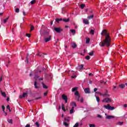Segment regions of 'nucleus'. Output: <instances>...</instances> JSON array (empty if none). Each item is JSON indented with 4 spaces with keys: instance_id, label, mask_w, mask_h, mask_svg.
I'll return each mask as SVG.
<instances>
[{
    "instance_id": "obj_1",
    "label": "nucleus",
    "mask_w": 127,
    "mask_h": 127,
    "mask_svg": "<svg viewBox=\"0 0 127 127\" xmlns=\"http://www.w3.org/2000/svg\"><path fill=\"white\" fill-rule=\"evenodd\" d=\"M101 35L105 36V39L103 42L99 44V45L102 47L106 46L107 47H110V46H111V42H112L110 34L108 32H102Z\"/></svg>"
},
{
    "instance_id": "obj_2",
    "label": "nucleus",
    "mask_w": 127,
    "mask_h": 127,
    "mask_svg": "<svg viewBox=\"0 0 127 127\" xmlns=\"http://www.w3.org/2000/svg\"><path fill=\"white\" fill-rule=\"evenodd\" d=\"M51 40V35L48 33H44V41L46 43L49 42Z\"/></svg>"
},
{
    "instance_id": "obj_3",
    "label": "nucleus",
    "mask_w": 127,
    "mask_h": 127,
    "mask_svg": "<svg viewBox=\"0 0 127 127\" xmlns=\"http://www.w3.org/2000/svg\"><path fill=\"white\" fill-rule=\"evenodd\" d=\"M103 103H107L109 104V103H112L113 102V100H112L110 98H106L102 100Z\"/></svg>"
},
{
    "instance_id": "obj_4",
    "label": "nucleus",
    "mask_w": 127,
    "mask_h": 127,
    "mask_svg": "<svg viewBox=\"0 0 127 127\" xmlns=\"http://www.w3.org/2000/svg\"><path fill=\"white\" fill-rule=\"evenodd\" d=\"M104 108L106 109V110H109V111H114L115 110V107H111L110 106V104H108L107 105H104Z\"/></svg>"
},
{
    "instance_id": "obj_5",
    "label": "nucleus",
    "mask_w": 127,
    "mask_h": 127,
    "mask_svg": "<svg viewBox=\"0 0 127 127\" xmlns=\"http://www.w3.org/2000/svg\"><path fill=\"white\" fill-rule=\"evenodd\" d=\"M74 95L75 96L76 100H77V101H78V102H79V101H80V100H79V99H80V95H79V92L76 91L74 93Z\"/></svg>"
},
{
    "instance_id": "obj_6",
    "label": "nucleus",
    "mask_w": 127,
    "mask_h": 127,
    "mask_svg": "<svg viewBox=\"0 0 127 127\" xmlns=\"http://www.w3.org/2000/svg\"><path fill=\"white\" fill-rule=\"evenodd\" d=\"M54 30L56 32H61L63 31V29H62L60 27H55L54 28Z\"/></svg>"
},
{
    "instance_id": "obj_7",
    "label": "nucleus",
    "mask_w": 127,
    "mask_h": 127,
    "mask_svg": "<svg viewBox=\"0 0 127 127\" xmlns=\"http://www.w3.org/2000/svg\"><path fill=\"white\" fill-rule=\"evenodd\" d=\"M84 64H81V65H78L76 69L78 70V71H81V70H84Z\"/></svg>"
},
{
    "instance_id": "obj_8",
    "label": "nucleus",
    "mask_w": 127,
    "mask_h": 127,
    "mask_svg": "<svg viewBox=\"0 0 127 127\" xmlns=\"http://www.w3.org/2000/svg\"><path fill=\"white\" fill-rule=\"evenodd\" d=\"M105 116H106V119H107V120H111V119H114L115 118H116V117L115 116H108L107 115V114H105Z\"/></svg>"
},
{
    "instance_id": "obj_9",
    "label": "nucleus",
    "mask_w": 127,
    "mask_h": 127,
    "mask_svg": "<svg viewBox=\"0 0 127 127\" xmlns=\"http://www.w3.org/2000/svg\"><path fill=\"white\" fill-rule=\"evenodd\" d=\"M26 96H27V93L24 92L22 95H21L19 96V98L21 99L22 98H25Z\"/></svg>"
},
{
    "instance_id": "obj_10",
    "label": "nucleus",
    "mask_w": 127,
    "mask_h": 127,
    "mask_svg": "<svg viewBox=\"0 0 127 127\" xmlns=\"http://www.w3.org/2000/svg\"><path fill=\"white\" fill-rule=\"evenodd\" d=\"M84 92L85 94H90V88H86L84 89Z\"/></svg>"
},
{
    "instance_id": "obj_11",
    "label": "nucleus",
    "mask_w": 127,
    "mask_h": 127,
    "mask_svg": "<svg viewBox=\"0 0 127 127\" xmlns=\"http://www.w3.org/2000/svg\"><path fill=\"white\" fill-rule=\"evenodd\" d=\"M71 106L72 107H73V109H75V107H77V104H76V103L75 102H72L70 103Z\"/></svg>"
},
{
    "instance_id": "obj_12",
    "label": "nucleus",
    "mask_w": 127,
    "mask_h": 127,
    "mask_svg": "<svg viewBox=\"0 0 127 127\" xmlns=\"http://www.w3.org/2000/svg\"><path fill=\"white\" fill-rule=\"evenodd\" d=\"M38 56H39L40 57H44V55H47V54H41V53H38L37 54Z\"/></svg>"
},
{
    "instance_id": "obj_13",
    "label": "nucleus",
    "mask_w": 127,
    "mask_h": 127,
    "mask_svg": "<svg viewBox=\"0 0 127 127\" xmlns=\"http://www.w3.org/2000/svg\"><path fill=\"white\" fill-rule=\"evenodd\" d=\"M73 113H75V110H74V107H72L71 110H70L69 111V114L72 115V114H73Z\"/></svg>"
},
{
    "instance_id": "obj_14",
    "label": "nucleus",
    "mask_w": 127,
    "mask_h": 127,
    "mask_svg": "<svg viewBox=\"0 0 127 127\" xmlns=\"http://www.w3.org/2000/svg\"><path fill=\"white\" fill-rule=\"evenodd\" d=\"M62 98L63 100H64V101L65 100H68V98L67 97V96L66 95H65L64 94H63L62 96Z\"/></svg>"
},
{
    "instance_id": "obj_15",
    "label": "nucleus",
    "mask_w": 127,
    "mask_h": 127,
    "mask_svg": "<svg viewBox=\"0 0 127 127\" xmlns=\"http://www.w3.org/2000/svg\"><path fill=\"white\" fill-rule=\"evenodd\" d=\"M110 94H109V92L108 91H106L105 93H104V97H110Z\"/></svg>"
},
{
    "instance_id": "obj_16",
    "label": "nucleus",
    "mask_w": 127,
    "mask_h": 127,
    "mask_svg": "<svg viewBox=\"0 0 127 127\" xmlns=\"http://www.w3.org/2000/svg\"><path fill=\"white\" fill-rule=\"evenodd\" d=\"M71 46L72 48L74 49V48H76V47H77V45L75 43H71Z\"/></svg>"
},
{
    "instance_id": "obj_17",
    "label": "nucleus",
    "mask_w": 127,
    "mask_h": 127,
    "mask_svg": "<svg viewBox=\"0 0 127 127\" xmlns=\"http://www.w3.org/2000/svg\"><path fill=\"white\" fill-rule=\"evenodd\" d=\"M119 87L121 88V89H124L126 87V85L121 84L119 85Z\"/></svg>"
},
{
    "instance_id": "obj_18",
    "label": "nucleus",
    "mask_w": 127,
    "mask_h": 127,
    "mask_svg": "<svg viewBox=\"0 0 127 127\" xmlns=\"http://www.w3.org/2000/svg\"><path fill=\"white\" fill-rule=\"evenodd\" d=\"M0 92H1V95H2V96H3V97H4V98H5V97H6V94H5V92H3L1 90H0Z\"/></svg>"
},
{
    "instance_id": "obj_19",
    "label": "nucleus",
    "mask_w": 127,
    "mask_h": 127,
    "mask_svg": "<svg viewBox=\"0 0 127 127\" xmlns=\"http://www.w3.org/2000/svg\"><path fill=\"white\" fill-rule=\"evenodd\" d=\"M83 23H85V24H89V20L87 19H83Z\"/></svg>"
},
{
    "instance_id": "obj_20",
    "label": "nucleus",
    "mask_w": 127,
    "mask_h": 127,
    "mask_svg": "<svg viewBox=\"0 0 127 127\" xmlns=\"http://www.w3.org/2000/svg\"><path fill=\"white\" fill-rule=\"evenodd\" d=\"M62 109L64 112H66V109H65V105L64 104H62Z\"/></svg>"
},
{
    "instance_id": "obj_21",
    "label": "nucleus",
    "mask_w": 127,
    "mask_h": 127,
    "mask_svg": "<svg viewBox=\"0 0 127 127\" xmlns=\"http://www.w3.org/2000/svg\"><path fill=\"white\" fill-rule=\"evenodd\" d=\"M63 20L62 18H56V21L58 22V23H59L60 21H62Z\"/></svg>"
},
{
    "instance_id": "obj_22",
    "label": "nucleus",
    "mask_w": 127,
    "mask_h": 127,
    "mask_svg": "<svg viewBox=\"0 0 127 127\" xmlns=\"http://www.w3.org/2000/svg\"><path fill=\"white\" fill-rule=\"evenodd\" d=\"M63 21H64V22H68L70 21V19L69 18L67 19H63L62 20Z\"/></svg>"
},
{
    "instance_id": "obj_23",
    "label": "nucleus",
    "mask_w": 127,
    "mask_h": 127,
    "mask_svg": "<svg viewBox=\"0 0 127 127\" xmlns=\"http://www.w3.org/2000/svg\"><path fill=\"white\" fill-rule=\"evenodd\" d=\"M94 17V15L87 16V19H92Z\"/></svg>"
},
{
    "instance_id": "obj_24",
    "label": "nucleus",
    "mask_w": 127,
    "mask_h": 127,
    "mask_svg": "<svg viewBox=\"0 0 127 127\" xmlns=\"http://www.w3.org/2000/svg\"><path fill=\"white\" fill-rule=\"evenodd\" d=\"M77 90H78V87H74V88H72L71 91L75 92V91H76Z\"/></svg>"
},
{
    "instance_id": "obj_25",
    "label": "nucleus",
    "mask_w": 127,
    "mask_h": 127,
    "mask_svg": "<svg viewBox=\"0 0 127 127\" xmlns=\"http://www.w3.org/2000/svg\"><path fill=\"white\" fill-rule=\"evenodd\" d=\"M123 124H124L123 122H119L117 124V125H118V126H123Z\"/></svg>"
},
{
    "instance_id": "obj_26",
    "label": "nucleus",
    "mask_w": 127,
    "mask_h": 127,
    "mask_svg": "<svg viewBox=\"0 0 127 127\" xmlns=\"http://www.w3.org/2000/svg\"><path fill=\"white\" fill-rule=\"evenodd\" d=\"M86 43L87 44H89L90 43V39L89 38H87L86 39Z\"/></svg>"
},
{
    "instance_id": "obj_27",
    "label": "nucleus",
    "mask_w": 127,
    "mask_h": 127,
    "mask_svg": "<svg viewBox=\"0 0 127 127\" xmlns=\"http://www.w3.org/2000/svg\"><path fill=\"white\" fill-rule=\"evenodd\" d=\"M7 20H8V17L4 19L3 20V23H6V22H7Z\"/></svg>"
},
{
    "instance_id": "obj_28",
    "label": "nucleus",
    "mask_w": 127,
    "mask_h": 127,
    "mask_svg": "<svg viewBox=\"0 0 127 127\" xmlns=\"http://www.w3.org/2000/svg\"><path fill=\"white\" fill-rule=\"evenodd\" d=\"M33 30H34V26H33L32 25H31L30 31H32Z\"/></svg>"
},
{
    "instance_id": "obj_29",
    "label": "nucleus",
    "mask_w": 127,
    "mask_h": 127,
    "mask_svg": "<svg viewBox=\"0 0 127 127\" xmlns=\"http://www.w3.org/2000/svg\"><path fill=\"white\" fill-rule=\"evenodd\" d=\"M95 97H96V99L97 103H99V102H100V98H99V97L96 96H95Z\"/></svg>"
},
{
    "instance_id": "obj_30",
    "label": "nucleus",
    "mask_w": 127,
    "mask_h": 127,
    "mask_svg": "<svg viewBox=\"0 0 127 127\" xmlns=\"http://www.w3.org/2000/svg\"><path fill=\"white\" fill-rule=\"evenodd\" d=\"M37 83L36 82V81H35L34 86H35V89H38V86H37Z\"/></svg>"
},
{
    "instance_id": "obj_31",
    "label": "nucleus",
    "mask_w": 127,
    "mask_h": 127,
    "mask_svg": "<svg viewBox=\"0 0 127 127\" xmlns=\"http://www.w3.org/2000/svg\"><path fill=\"white\" fill-rule=\"evenodd\" d=\"M7 122L9 124H12V120L11 119H7Z\"/></svg>"
},
{
    "instance_id": "obj_32",
    "label": "nucleus",
    "mask_w": 127,
    "mask_h": 127,
    "mask_svg": "<svg viewBox=\"0 0 127 127\" xmlns=\"http://www.w3.org/2000/svg\"><path fill=\"white\" fill-rule=\"evenodd\" d=\"M26 36L29 38L31 36V34L26 33Z\"/></svg>"
},
{
    "instance_id": "obj_33",
    "label": "nucleus",
    "mask_w": 127,
    "mask_h": 127,
    "mask_svg": "<svg viewBox=\"0 0 127 127\" xmlns=\"http://www.w3.org/2000/svg\"><path fill=\"white\" fill-rule=\"evenodd\" d=\"M42 84L43 85V87L44 89H47V86L46 85H45V84H44V83H42Z\"/></svg>"
},
{
    "instance_id": "obj_34",
    "label": "nucleus",
    "mask_w": 127,
    "mask_h": 127,
    "mask_svg": "<svg viewBox=\"0 0 127 127\" xmlns=\"http://www.w3.org/2000/svg\"><path fill=\"white\" fill-rule=\"evenodd\" d=\"M85 6V4H81V5H80V7L81 8V9H83V8H84V7Z\"/></svg>"
},
{
    "instance_id": "obj_35",
    "label": "nucleus",
    "mask_w": 127,
    "mask_h": 127,
    "mask_svg": "<svg viewBox=\"0 0 127 127\" xmlns=\"http://www.w3.org/2000/svg\"><path fill=\"white\" fill-rule=\"evenodd\" d=\"M89 55L90 56H93V55H94V52L92 51L91 52L89 53Z\"/></svg>"
},
{
    "instance_id": "obj_36",
    "label": "nucleus",
    "mask_w": 127,
    "mask_h": 127,
    "mask_svg": "<svg viewBox=\"0 0 127 127\" xmlns=\"http://www.w3.org/2000/svg\"><path fill=\"white\" fill-rule=\"evenodd\" d=\"M35 0H32V1H31V4H34V3H35Z\"/></svg>"
},
{
    "instance_id": "obj_37",
    "label": "nucleus",
    "mask_w": 127,
    "mask_h": 127,
    "mask_svg": "<svg viewBox=\"0 0 127 127\" xmlns=\"http://www.w3.org/2000/svg\"><path fill=\"white\" fill-rule=\"evenodd\" d=\"M29 56V54H27V56L26 57V59L27 60V62L28 63V57Z\"/></svg>"
},
{
    "instance_id": "obj_38",
    "label": "nucleus",
    "mask_w": 127,
    "mask_h": 127,
    "mask_svg": "<svg viewBox=\"0 0 127 127\" xmlns=\"http://www.w3.org/2000/svg\"><path fill=\"white\" fill-rule=\"evenodd\" d=\"M79 127V123H76L73 127Z\"/></svg>"
},
{
    "instance_id": "obj_39",
    "label": "nucleus",
    "mask_w": 127,
    "mask_h": 127,
    "mask_svg": "<svg viewBox=\"0 0 127 127\" xmlns=\"http://www.w3.org/2000/svg\"><path fill=\"white\" fill-rule=\"evenodd\" d=\"M89 127H96L95 124H90L89 125Z\"/></svg>"
},
{
    "instance_id": "obj_40",
    "label": "nucleus",
    "mask_w": 127,
    "mask_h": 127,
    "mask_svg": "<svg viewBox=\"0 0 127 127\" xmlns=\"http://www.w3.org/2000/svg\"><path fill=\"white\" fill-rule=\"evenodd\" d=\"M4 109H5V107H4V106L2 105V109L3 110V113H5V111H4Z\"/></svg>"
},
{
    "instance_id": "obj_41",
    "label": "nucleus",
    "mask_w": 127,
    "mask_h": 127,
    "mask_svg": "<svg viewBox=\"0 0 127 127\" xmlns=\"http://www.w3.org/2000/svg\"><path fill=\"white\" fill-rule=\"evenodd\" d=\"M64 126H65V127H68V126H69V125H68V123H67L66 122H64Z\"/></svg>"
},
{
    "instance_id": "obj_42",
    "label": "nucleus",
    "mask_w": 127,
    "mask_h": 127,
    "mask_svg": "<svg viewBox=\"0 0 127 127\" xmlns=\"http://www.w3.org/2000/svg\"><path fill=\"white\" fill-rule=\"evenodd\" d=\"M15 12H17V13L19 12V8H16Z\"/></svg>"
},
{
    "instance_id": "obj_43",
    "label": "nucleus",
    "mask_w": 127,
    "mask_h": 127,
    "mask_svg": "<svg viewBox=\"0 0 127 127\" xmlns=\"http://www.w3.org/2000/svg\"><path fill=\"white\" fill-rule=\"evenodd\" d=\"M35 125L37 126V127H39V123L38 122L35 123Z\"/></svg>"
},
{
    "instance_id": "obj_44",
    "label": "nucleus",
    "mask_w": 127,
    "mask_h": 127,
    "mask_svg": "<svg viewBox=\"0 0 127 127\" xmlns=\"http://www.w3.org/2000/svg\"><path fill=\"white\" fill-rule=\"evenodd\" d=\"M85 59H86V60H90V57L89 56H86Z\"/></svg>"
},
{
    "instance_id": "obj_45",
    "label": "nucleus",
    "mask_w": 127,
    "mask_h": 127,
    "mask_svg": "<svg viewBox=\"0 0 127 127\" xmlns=\"http://www.w3.org/2000/svg\"><path fill=\"white\" fill-rule=\"evenodd\" d=\"M69 119L70 118H64V121H65V122H69Z\"/></svg>"
},
{
    "instance_id": "obj_46",
    "label": "nucleus",
    "mask_w": 127,
    "mask_h": 127,
    "mask_svg": "<svg viewBox=\"0 0 127 127\" xmlns=\"http://www.w3.org/2000/svg\"><path fill=\"white\" fill-rule=\"evenodd\" d=\"M96 32V30L95 29H91L90 30V32Z\"/></svg>"
},
{
    "instance_id": "obj_47",
    "label": "nucleus",
    "mask_w": 127,
    "mask_h": 127,
    "mask_svg": "<svg viewBox=\"0 0 127 127\" xmlns=\"http://www.w3.org/2000/svg\"><path fill=\"white\" fill-rule=\"evenodd\" d=\"M102 32H108V31L106 29H103Z\"/></svg>"
},
{
    "instance_id": "obj_48",
    "label": "nucleus",
    "mask_w": 127,
    "mask_h": 127,
    "mask_svg": "<svg viewBox=\"0 0 127 127\" xmlns=\"http://www.w3.org/2000/svg\"><path fill=\"white\" fill-rule=\"evenodd\" d=\"M97 117L99 118L100 119H102V118H103V117H102V116H101L100 115H97Z\"/></svg>"
},
{
    "instance_id": "obj_49",
    "label": "nucleus",
    "mask_w": 127,
    "mask_h": 127,
    "mask_svg": "<svg viewBox=\"0 0 127 127\" xmlns=\"http://www.w3.org/2000/svg\"><path fill=\"white\" fill-rule=\"evenodd\" d=\"M70 32H76V30L74 29L70 30Z\"/></svg>"
},
{
    "instance_id": "obj_50",
    "label": "nucleus",
    "mask_w": 127,
    "mask_h": 127,
    "mask_svg": "<svg viewBox=\"0 0 127 127\" xmlns=\"http://www.w3.org/2000/svg\"><path fill=\"white\" fill-rule=\"evenodd\" d=\"M41 99V97H37L35 99V100H39Z\"/></svg>"
},
{
    "instance_id": "obj_51",
    "label": "nucleus",
    "mask_w": 127,
    "mask_h": 127,
    "mask_svg": "<svg viewBox=\"0 0 127 127\" xmlns=\"http://www.w3.org/2000/svg\"><path fill=\"white\" fill-rule=\"evenodd\" d=\"M7 109H8V110H9L10 112V107H9V105L7 106Z\"/></svg>"
},
{
    "instance_id": "obj_52",
    "label": "nucleus",
    "mask_w": 127,
    "mask_h": 127,
    "mask_svg": "<svg viewBox=\"0 0 127 127\" xmlns=\"http://www.w3.org/2000/svg\"><path fill=\"white\" fill-rule=\"evenodd\" d=\"M97 91H98V89L97 88H94V92H95V93H96V92H97Z\"/></svg>"
},
{
    "instance_id": "obj_53",
    "label": "nucleus",
    "mask_w": 127,
    "mask_h": 127,
    "mask_svg": "<svg viewBox=\"0 0 127 127\" xmlns=\"http://www.w3.org/2000/svg\"><path fill=\"white\" fill-rule=\"evenodd\" d=\"M47 93H48V91H47L46 92H45V93H44V96H47Z\"/></svg>"
},
{
    "instance_id": "obj_54",
    "label": "nucleus",
    "mask_w": 127,
    "mask_h": 127,
    "mask_svg": "<svg viewBox=\"0 0 127 127\" xmlns=\"http://www.w3.org/2000/svg\"><path fill=\"white\" fill-rule=\"evenodd\" d=\"M38 72H39V73H41V71L40 70H36V73L37 74V73H38Z\"/></svg>"
},
{
    "instance_id": "obj_55",
    "label": "nucleus",
    "mask_w": 127,
    "mask_h": 127,
    "mask_svg": "<svg viewBox=\"0 0 127 127\" xmlns=\"http://www.w3.org/2000/svg\"><path fill=\"white\" fill-rule=\"evenodd\" d=\"M2 81V76L0 75V81Z\"/></svg>"
},
{
    "instance_id": "obj_56",
    "label": "nucleus",
    "mask_w": 127,
    "mask_h": 127,
    "mask_svg": "<svg viewBox=\"0 0 127 127\" xmlns=\"http://www.w3.org/2000/svg\"><path fill=\"white\" fill-rule=\"evenodd\" d=\"M23 14L24 16L26 15V13H25V11H24V10L23 11Z\"/></svg>"
},
{
    "instance_id": "obj_57",
    "label": "nucleus",
    "mask_w": 127,
    "mask_h": 127,
    "mask_svg": "<svg viewBox=\"0 0 127 127\" xmlns=\"http://www.w3.org/2000/svg\"><path fill=\"white\" fill-rule=\"evenodd\" d=\"M80 101L81 103H83V102H84V99H83V98H81Z\"/></svg>"
},
{
    "instance_id": "obj_58",
    "label": "nucleus",
    "mask_w": 127,
    "mask_h": 127,
    "mask_svg": "<svg viewBox=\"0 0 127 127\" xmlns=\"http://www.w3.org/2000/svg\"><path fill=\"white\" fill-rule=\"evenodd\" d=\"M100 96H102L103 97H105L104 94L100 93Z\"/></svg>"
},
{
    "instance_id": "obj_59",
    "label": "nucleus",
    "mask_w": 127,
    "mask_h": 127,
    "mask_svg": "<svg viewBox=\"0 0 127 127\" xmlns=\"http://www.w3.org/2000/svg\"><path fill=\"white\" fill-rule=\"evenodd\" d=\"M25 127H30V125L29 124L26 125V126H25Z\"/></svg>"
},
{
    "instance_id": "obj_60",
    "label": "nucleus",
    "mask_w": 127,
    "mask_h": 127,
    "mask_svg": "<svg viewBox=\"0 0 127 127\" xmlns=\"http://www.w3.org/2000/svg\"><path fill=\"white\" fill-rule=\"evenodd\" d=\"M115 89H117V86H113V90H115Z\"/></svg>"
},
{
    "instance_id": "obj_61",
    "label": "nucleus",
    "mask_w": 127,
    "mask_h": 127,
    "mask_svg": "<svg viewBox=\"0 0 127 127\" xmlns=\"http://www.w3.org/2000/svg\"><path fill=\"white\" fill-rule=\"evenodd\" d=\"M89 76H93V73H89Z\"/></svg>"
},
{
    "instance_id": "obj_62",
    "label": "nucleus",
    "mask_w": 127,
    "mask_h": 127,
    "mask_svg": "<svg viewBox=\"0 0 127 127\" xmlns=\"http://www.w3.org/2000/svg\"><path fill=\"white\" fill-rule=\"evenodd\" d=\"M88 84H92V81L89 80L88 82Z\"/></svg>"
},
{
    "instance_id": "obj_63",
    "label": "nucleus",
    "mask_w": 127,
    "mask_h": 127,
    "mask_svg": "<svg viewBox=\"0 0 127 127\" xmlns=\"http://www.w3.org/2000/svg\"><path fill=\"white\" fill-rule=\"evenodd\" d=\"M76 75L72 76L71 78H76Z\"/></svg>"
},
{
    "instance_id": "obj_64",
    "label": "nucleus",
    "mask_w": 127,
    "mask_h": 127,
    "mask_svg": "<svg viewBox=\"0 0 127 127\" xmlns=\"http://www.w3.org/2000/svg\"><path fill=\"white\" fill-rule=\"evenodd\" d=\"M6 101H7V102H8V101H9V97H8V98L6 99Z\"/></svg>"
}]
</instances>
